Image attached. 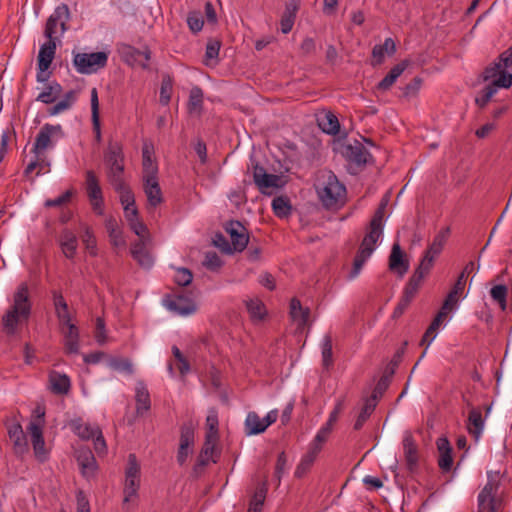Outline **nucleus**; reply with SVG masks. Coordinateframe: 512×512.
Listing matches in <instances>:
<instances>
[{"label": "nucleus", "mask_w": 512, "mask_h": 512, "mask_svg": "<svg viewBox=\"0 0 512 512\" xmlns=\"http://www.w3.org/2000/svg\"><path fill=\"white\" fill-rule=\"evenodd\" d=\"M32 314V301L27 283H21L13 294L11 306L2 316L3 331L12 336L19 325L29 321Z\"/></svg>", "instance_id": "nucleus-1"}, {"label": "nucleus", "mask_w": 512, "mask_h": 512, "mask_svg": "<svg viewBox=\"0 0 512 512\" xmlns=\"http://www.w3.org/2000/svg\"><path fill=\"white\" fill-rule=\"evenodd\" d=\"M317 194L326 209H339L345 204L347 191L337 176L329 171L317 186Z\"/></svg>", "instance_id": "nucleus-2"}, {"label": "nucleus", "mask_w": 512, "mask_h": 512, "mask_svg": "<svg viewBox=\"0 0 512 512\" xmlns=\"http://www.w3.org/2000/svg\"><path fill=\"white\" fill-rule=\"evenodd\" d=\"M383 234V226H376L369 223L367 233L365 234L359 249L353 261V267L349 273V278L357 277L362 270L365 262L370 258L375 250L376 244Z\"/></svg>", "instance_id": "nucleus-3"}, {"label": "nucleus", "mask_w": 512, "mask_h": 512, "mask_svg": "<svg viewBox=\"0 0 512 512\" xmlns=\"http://www.w3.org/2000/svg\"><path fill=\"white\" fill-rule=\"evenodd\" d=\"M104 162L108 167L107 178L109 183L121 187V180H124V154L121 143L109 141L104 152Z\"/></svg>", "instance_id": "nucleus-4"}, {"label": "nucleus", "mask_w": 512, "mask_h": 512, "mask_svg": "<svg viewBox=\"0 0 512 512\" xmlns=\"http://www.w3.org/2000/svg\"><path fill=\"white\" fill-rule=\"evenodd\" d=\"M108 62V53L104 51L93 53H75L73 65L80 74H93L104 68Z\"/></svg>", "instance_id": "nucleus-5"}, {"label": "nucleus", "mask_w": 512, "mask_h": 512, "mask_svg": "<svg viewBox=\"0 0 512 512\" xmlns=\"http://www.w3.org/2000/svg\"><path fill=\"white\" fill-rule=\"evenodd\" d=\"M64 135L65 134L61 125H52L49 123L44 124L35 138V142L31 150L32 153H45L47 149H50L54 146L53 139L63 138Z\"/></svg>", "instance_id": "nucleus-6"}, {"label": "nucleus", "mask_w": 512, "mask_h": 512, "mask_svg": "<svg viewBox=\"0 0 512 512\" xmlns=\"http://www.w3.org/2000/svg\"><path fill=\"white\" fill-rule=\"evenodd\" d=\"M342 156L349 163L350 167L362 169L370 163L373 158L365 146L358 140L353 143L344 144L341 149Z\"/></svg>", "instance_id": "nucleus-7"}, {"label": "nucleus", "mask_w": 512, "mask_h": 512, "mask_svg": "<svg viewBox=\"0 0 512 512\" xmlns=\"http://www.w3.org/2000/svg\"><path fill=\"white\" fill-rule=\"evenodd\" d=\"M117 50L121 60L129 66H139L144 70L149 69L151 51L148 47L141 51L131 45L120 44Z\"/></svg>", "instance_id": "nucleus-8"}, {"label": "nucleus", "mask_w": 512, "mask_h": 512, "mask_svg": "<svg viewBox=\"0 0 512 512\" xmlns=\"http://www.w3.org/2000/svg\"><path fill=\"white\" fill-rule=\"evenodd\" d=\"M157 172V167L150 165V171L143 175V190L147 197L148 206L152 208H156L164 201Z\"/></svg>", "instance_id": "nucleus-9"}, {"label": "nucleus", "mask_w": 512, "mask_h": 512, "mask_svg": "<svg viewBox=\"0 0 512 512\" xmlns=\"http://www.w3.org/2000/svg\"><path fill=\"white\" fill-rule=\"evenodd\" d=\"M278 418V411L271 410L264 418L251 411L248 413L245 420V431L247 435H257L266 431V429L276 422Z\"/></svg>", "instance_id": "nucleus-10"}, {"label": "nucleus", "mask_w": 512, "mask_h": 512, "mask_svg": "<svg viewBox=\"0 0 512 512\" xmlns=\"http://www.w3.org/2000/svg\"><path fill=\"white\" fill-rule=\"evenodd\" d=\"M70 19V10L68 5L61 4L57 6L54 10V12L49 16L46 22L44 35L48 39L55 38L54 35L56 34V27L59 24L61 27V32L64 33L68 27L67 22Z\"/></svg>", "instance_id": "nucleus-11"}, {"label": "nucleus", "mask_w": 512, "mask_h": 512, "mask_svg": "<svg viewBox=\"0 0 512 512\" xmlns=\"http://www.w3.org/2000/svg\"><path fill=\"white\" fill-rule=\"evenodd\" d=\"M231 239L233 251L242 252L249 243V234L246 227L237 220H230L224 226Z\"/></svg>", "instance_id": "nucleus-12"}, {"label": "nucleus", "mask_w": 512, "mask_h": 512, "mask_svg": "<svg viewBox=\"0 0 512 512\" xmlns=\"http://www.w3.org/2000/svg\"><path fill=\"white\" fill-rule=\"evenodd\" d=\"M195 430L192 422L184 423L180 430V443L177 452V462L179 465L186 463L191 448L194 445Z\"/></svg>", "instance_id": "nucleus-13"}, {"label": "nucleus", "mask_w": 512, "mask_h": 512, "mask_svg": "<svg viewBox=\"0 0 512 512\" xmlns=\"http://www.w3.org/2000/svg\"><path fill=\"white\" fill-rule=\"evenodd\" d=\"M27 431L31 437L35 457L40 462L46 461L48 458V452L45 448L43 426H40L39 422H30L29 426L27 427Z\"/></svg>", "instance_id": "nucleus-14"}, {"label": "nucleus", "mask_w": 512, "mask_h": 512, "mask_svg": "<svg viewBox=\"0 0 512 512\" xmlns=\"http://www.w3.org/2000/svg\"><path fill=\"white\" fill-rule=\"evenodd\" d=\"M512 85V77L502 75L501 78H497L492 81L489 85H487L480 93L478 97L475 99V103L480 107L484 108L494 94L497 92L498 88H510Z\"/></svg>", "instance_id": "nucleus-15"}, {"label": "nucleus", "mask_w": 512, "mask_h": 512, "mask_svg": "<svg viewBox=\"0 0 512 512\" xmlns=\"http://www.w3.org/2000/svg\"><path fill=\"white\" fill-rule=\"evenodd\" d=\"M7 432L10 440L13 442L15 454L23 455L28 452V442L26 435L18 421L7 424Z\"/></svg>", "instance_id": "nucleus-16"}, {"label": "nucleus", "mask_w": 512, "mask_h": 512, "mask_svg": "<svg viewBox=\"0 0 512 512\" xmlns=\"http://www.w3.org/2000/svg\"><path fill=\"white\" fill-rule=\"evenodd\" d=\"M389 269L396 272L399 277H403L409 270V261L405 258L398 242H395L392 246L389 256Z\"/></svg>", "instance_id": "nucleus-17"}, {"label": "nucleus", "mask_w": 512, "mask_h": 512, "mask_svg": "<svg viewBox=\"0 0 512 512\" xmlns=\"http://www.w3.org/2000/svg\"><path fill=\"white\" fill-rule=\"evenodd\" d=\"M403 451L408 470L414 472L418 467V447L409 431L404 434Z\"/></svg>", "instance_id": "nucleus-18"}, {"label": "nucleus", "mask_w": 512, "mask_h": 512, "mask_svg": "<svg viewBox=\"0 0 512 512\" xmlns=\"http://www.w3.org/2000/svg\"><path fill=\"white\" fill-rule=\"evenodd\" d=\"M76 459L84 477H90L95 473L97 469V462L90 448H79L76 451Z\"/></svg>", "instance_id": "nucleus-19"}, {"label": "nucleus", "mask_w": 512, "mask_h": 512, "mask_svg": "<svg viewBox=\"0 0 512 512\" xmlns=\"http://www.w3.org/2000/svg\"><path fill=\"white\" fill-rule=\"evenodd\" d=\"M436 445L439 453L438 466L442 472H449L453 465L452 446L447 437H439Z\"/></svg>", "instance_id": "nucleus-20"}, {"label": "nucleus", "mask_w": 512, "mask_h": 512, "mask_svg": "<svg viewBox=\"0 0 512 512\" xmlns=\"http://www.w3.org/2000/svg\"><path fill=\"white\" fill-rule=\"evenodd\" d=\"M466 426L469 434L478 441L485 426V418L482 417L480 408L471 407Z\"/></svg>", "instance_id": "nucleus-21"}, {"label": "nucleus", "mask_w": 512, "mask_h": 512, "mask_svg": "<svg viewBox=\"0 0 512 512\" xmlns=\"http://www.w3.org/2000/svg\"><path fill=\"white\" fill-rule=\"evenodd\" d=\"M58 242L64 256L68 259H73L78 247V240L75 233L68 228L63 229L60 233Z\"/></svg>", "instance_id": "nucleus-22"}, {"label": "nucleus", "mask_w": 512, "mask_h": 512, "mask_svg": "<svg viewBox=\"0 0 512 512\" xmlns=\"http://www.w3.org/2000/svg\"><path fill=\"white\" fill-rule=\"evenodd\" d=\"M65 327L64 350L67 354H77L79 352V330L71 321L68 324H60Z\"/></svg>", "instance_id": "nucleus-23"}, {"label": "nucleus", "mask_w": 512, "mask_h": 512, "mask_svg": "<svg viewBox=\"0 0 512 512\" xmlns=\"http://www.w3.org/2000/svg\"><path fill=\"white\" fill-rule=\"evenodd\" d=\"M166 306L169 310L176 312L179 315L186 316L196 311L195 303L189 298L178 295L166 301Z\"/></svg>", "instance_id": "nucleus-24"}, {"label": "nucleus", "mask_w": 512, "mask_h": 512, "mask_svg": "<svg viewBox=\"0 0 512 512\" xmlns=\"http://www.w3.org/2000/svg\"><path fill=\"white\" fill-rule=\"evenodd\" d=\"M56 52V38L48 39L39 50L38 70L47 71L54 59Z\"/></svg>", "instance_id": "nucleus-25"}, {"label": "nucleus", "mask_w": 512, "mask_h": 512, "mask_svg": "<svg viewBox=\"0 0 512 512\" xmlns=\"http://www.w3.org/2000/svg\"><path fill=\"white\" fill-rule=\"evenodd\" d=\"M51 294L55 314L59 320V324H68L71 321V315L69 313L67 301L59 290H53Z\"/></svg>", "instance_id": "nucleus-26"}, {"label": "nucleus", "mask_w": 512, "mask_h": 512, "mask_svg": "<svg viewBox=\"0 0 512 512\" xmlns=\"http://www.w3.org/2000/svg\"><path fill=\"white\" fill-rule=\"evenodd\" d=\"M289 314L293 321H295L299 328H304L309 323L310 309L308 307H302L299 299L292 298L290 301Z\"/></svg>", "instance_id": "nucleus-27"}, {"label": "nucleus", "mask_w": 512, "mask_h": 512, "mask_svg": "<svg viewBox=\"0 0 512 512\" xmlns=\"http://www.w3.org/2000/svg\"><path fill=\"white\" fill-rule=\"evenodd\" d=\"M409 60H403L400 63L396 64L388 74L377 84V89L380 91H388L396 80L400 77V75L405 71V69L409 66Z\"/></svg>", "instance_id": "nucleus-28"}, {"label": "nucleus", "mask_w": 512, "mask_h": 512, "mask_svg": "<svg viewBox=\"0 0 512 512\" xmlns=\"http://www.w3.org/2000/svg\"><path fill=\"white\" fill-rule=\"evenodd\" d=\"M135 391L136 413L138 415H143L151 408L150 394L143 381L137 382Z\"/></svg>", "instance_id": "nucleus-29"}, {"label": "nucleus", "mask_w": 512, "mask_h": 512, "mask_svg": "<svg viewBox=\"0 0 512 512\" xmlns=\"http://www.w3.org/2000/svg\"><path fill=\"white\" fill-rule=\"evenodd\" d=\"M466 284V280L464 278V274L460 273L458 276L453 288L448 293L446 299L443 302L442 310H446L447 312L453 310L458 302V296L462 293L464 290Z\"/></svg>", "instance_id": "nucleus-30"}, {"label": "nucleus", "mask_w": 512, "mask_h": 512, "mask_svg": "<svg viewBox=\"0 0 512 512\" xmlns=\"http://www.w3.org/2000/svg\"><path fill=\"white\" fill-rule=\"evenodd\" d=\"M396 51V44L392 38H386L383 44L375 45L372 49L374 65L383 63L385 55H393Z\"/></svg>", "instance_id": "nucleus-31"}, {"label": "nucleus", "mask_w": 512, "mask_h": 512, "mask_svg": "<svg viewBox=\"0 0 512 512\" xmlns=\"http://www.w3.org/2000/svg\"><path fill=\"white\" fill-rule=\"evenodd\" d=\"M62 93V86L52 81L47 84L45 89L37 96L36 100L45 104L54 103Z\"/></svg>", "instance_id": "nucleus-32"}, {"label": "nucleus", "mask_w": 512, "mask_h": 512, "mask_svg": "<svg viewBox=\"0 0 512 512\" xmlns=\"http://www.w3.org/2000/svg\"><path fill=\"white\" fill-rule=\"evenodd\" d=\"M448 312L446 310L440 309L438 314L435 316L429 327L426 329L422 339L420 341V345H429L434 338L436 337V331L440 327L443 319L447 316Z\"/></svg>", "instance_id": "nucleus-33"}, {"label": "nucleus", "mask_w": 512, "mask_h": 512, "mask_svg": "<svg viewBox=\"0 0 512 512\" xmlns=\"http://www.w3.org/2000/svg\"><path fill=\"white\" fill-rule=\"evenodd\" d=\"M318 125L324 133L329 135H336L340 130L337 116L330 111L318 119Z\"/></svg>", "instance_id": "nucleus-34"}, {"label": "nucleus", "mask_w": 512, "mask_h": 512, "mask_svg": "<svg viewBox=\"0 0 512 512\" xmlns=\"http://www.w3.org/2000/svg\"><path fill=\"white\" fill-rule=\"evenodd\" d=\"M272 210L278 218H288L292 213V205L287 196H277L272 200Z\"/></svg>", "instance_id": "nucleus-35"}, {"label": "nucleus", "mask_w": 512, "mask_h": 512, "mask_svg": "<svg viewBox=\"0 0 512 512\" xmlns=\"http://www.w3.org/2000/svg\"><path fill=\"white\" fill-rule=\"evenodd\" d=\"M51 389L55 394H67L70 390V379L65 374L53 372L50 375Z\"/></svg>", "instance_id": "nucleus-36"}, {"label": "nucleus", "mask_w": 512, "mask_h": 512, "mask_svg": "<svg viewBox=\"0 0 512 512\" xmlns=\"http://www.w3.org/2000/svg\"><path fill=\"white\" fill-rule=\"evenodd\" d=\"M71 427L76 435H78L83 440H89L94 438L95 434L99 429L98 426H91L89 424H85L81 419L73 420L71 422Z\"/></svg>", "instance_id": "nucleus-37"}, {"label": "nucleus", "mask_w": 512, "mask_h": 512, "mask_svg": "<svg viewBox=\"0 0 512 512\" xmlns=\"http://www.w3.org/2000/svg\"><path fill=\"white\" fill-rule=\"evenodd\" d=\"M86 191L89 199H99L103 197L99 180L92 170L86 172Z\"/></svg>", "instance_id": "nucleus-38"}, {"label": "nucleus", "mask_w": 512, "mask_h": 512, "mask_svg": "<svg viewBox=\"0 0 512 512\" xmlns=\"http://www.w3.org/2000/svg\"><path fill=\"white\" fill-rule=\"evenodd\" d=\"M449 234H450V227L441 229L439 231V233L434 237L433 242L427 248L426 252L428 254H431V255L437 257L441 253V251L444 247V244L446 243V241L448 239Z\"/></svg>", "instance_id": "nucleus-39"}, {"label": "nucleus", "mask_w": 512, "mask_h": 512, "mask_svg": "<svg viewBox=\"0 0 512 512\" xmlns=\"http://www.w3.org/2000/svg\"><path fill=\"white\" fill-rule=\"evenodd\" d=\"M105 227L108 232L110 241L114 246H121L124 244V239L122 237V232L119 229L117 220L114 217H109L105 221Z\"/></svg>", "instance_id": "nucleus-40"}, {"label": "nucleus", "mask_w": 512, "mask_h": 512, "mask_svg": "<svg viewBox=\"0 0 512 512\" xmlns=\"http://www.w3.org/2000/svg\"><path fill=\"white\" fill-rule=\"evenodd\" d=\"M221 42L217 39H210L206 45L204 63L206 66L216 65L218 63V55Z\"/></svg>", "instance_id": "nucleus-41"}, {"label": "nucleus", "mask_w": 512, "mask_h": 512, "mask_svg": "<svg viewBox=\"0 0 512 512\" xmlns=\"http://www.w3.org/2000/svg\"><path fill=\"white\" fill-rule=\"evenodd\" d=\"M262 179L256 186L263 194H269L267 192V189L269 188H280L284 185V182H282L281 176L275 175V174H265L262 175Z\"/></svg>", "instance_id": "nucleus-42"}, {"label": "nucleus", "mask_w": 512, "mask_h": 512, "mask_svg": "<svg viewBox=\"0 0 512 512\" xmlns=\"http://www.w3.org/2000/svg\"><path fill=\"white\" fill-rule=\"evenodd\" d=\"M219 437L205 436V441L201 451L203 455L210 456L213 463H217L220 458V450L217 449V442Z\"/></svg>", "instance_id": "nucleus-43"}, {"label": "nucleus", "mask_w": 512, "mask_h": 512, "mask_svg": "<svg viewBox=\"0 0 512 512\" xmlns=\"http://www.w3.org/2000/svg\"><path fill=\"white\" fill-rule=\"evenodd\" d=\"M173 91V79L169 74H165L162 77L161 87H160V97L159 102L163 106H167L171 100V95Z\"/></svg>", "instance_id": "nucleus-44"}, {"label": "nucleus", "mask_w": 512, "mask_h": 512, "mask_svg": "<svg viewBox=\"0 0 512 512\" xmlns=\"http://www.w3.org/2000/svg\"><path fill=\"white\" fill-rule=\"evenodd\" d=\"M376 405H377V403L374 402V399L367 398L365 400V403L361 409V412L358 415V417L354 423L355 430H360L363 427L364 423L367 421V419L370 417V415L375 410Z\"/></svg>", "instance_id": "nucleus-45"}, {"label": "nucleus", "mask_w": 512, "mask_h": 512, "mask_svg": "<svg viewBox=\"0 0 512 512\" xmlns=\"http://www.w3.org/2000/svg\"><path fill=\"white\" fill-rule=\"evenodd\" d=\"M478 512H496L495 495L482 489L478 495Z\"/></svg>", "instance_id": "nucleus-46"}, {"label": "nucleus", "mask_w": 512, "mask_h": 512, "mask_svg": "<svg viewBox=\"0 0 512 512\" xmlns=\"http://www.w3.org/2000/svg\"><path fill=\"white\" fill-rule=\"evenodd\" d=\"M507 294L508 288L504 284L495 285L490 290V296L495 301L502 311L507 309Z\"/></svg>", "instance_id": "nucleus-47"}, {"label": "nucleus", "mask_w": 512, "mask_h": 512, "mask_svg": "<svg viewBox=\"0 0 512 512\" xmlns=\"http://www.w3.org/2000/svg\"><path fill=\"white\" fill-rule=\"evenodd\" d=\"M203 106V91L200 87L195 86L190 90L189 101H188V111L189 113H193L196 111H201Z\"/></svg>", "instance_id": "nucleus-48"}, {"label": "nucleus", "mask_w": 512, "mask_h": 512, "mask_svg": "<svg viewBox=\"0 0 512 512\" xmlns=\"http://www.w3.org/2000/svg\"><path fill=\"white\" fill-rule=\"evenodd\" d=\"M114 190L119 193L120 202L124 207L135 205V197L132 190L126 185L124 180H121V187L112 185Z\"/></svg>", "instance_id": "nucleus-49"}, {"label": "nucleus", "mask_w": 512, "mask_h": 512, "mask_svg": "<svg viewBox=\"0 0 512 512\" xmlns=\"http://www.w3.org/2000/svg\"><path fill=\"white\" fill-rule=\"evenodd\" d=\"M247 310L252 320L260 321L265 315V306L259 299H250L246 302Z\"/></svg>", "instance_id": "nucleus-50"}, {"label": "nucleus", "mask_w": 512, "mask_h": 512, "mask_svg": "<svg viewBox=\"0 0 512 512\" xmlns=\"http://www.w3.org/2000/svg\"><path fill=\"white\" fill-rule=\"evenodd\" d=\"M322 365L329 369L333 365L332 337L327 334L322 342Z\"/></svg>", "instance_id": "nucleus-51"}, {"label": "nucleus", "mask_w": 512, "mask_h": 512, "mask_svg": "<svg viewBox=\"0 0 512 512\" xmlns=\"http://www.w3.org/2000/svg\"><path fill=\"white\" fill-rule=\"evenodd\" d=\"M422 280L423 278L420 274H413L404 288L403 296L413 300L421 285Z\"/></svg>", "instance_id": "nucleus-52"}, {"label": "nucleus", "mask_w": 512, "mask_h": 512, "mask_svg": "<svg viewBox=\"0 0 512 512\" xmlns=\"http://www.w3.org/2000/svg\"><path fill=\"white\" fill-rule=\"evenodd\" d=\"M317 457L306 453L301 458L300 463L297 465L295 470V477L302 478L312 467Z\"/></svg>", "instance_id": "nucleus-53"}, {"label": "nucleus", "mask_w": 512, "mask_h": 512, "mask_svg": "<svg viewBox=\"0 0 512 512\" xmlns=\"http://www.w3.org/2000/svg\"><path fill=\"white\" fill-rule=\"evenodd\" d=\"M435 258V256L428 254L425 251L423 258L421 259L418 267L415 269L413 274H420L422 278H424L425 275H427L430 272L431 268L433 267Z\"/></svg>", "instance_id": "nucleus-54"}, {"label": "nucleus", "mask_w": 512, "mask_h": 512, "mask_svg": "<svg viewBox=\"0 0 512 512\" xmlns=\"http://www.w3.org/2000/svg\"><path fill=\"white\" fill-rule=\"evenodd\" d=\"M110 367L114 370L125 372L129 375L133 374L134 369L131 361L126 358H113L110 360Z\"/></svg>", "instance_id": "nucleus-55"}, {"label": "nucleus", "mask_w": 512, "mask_h": 512, "mask_svg": "<svg viewBox=\"0 0 512 512\" xmlns=\"http://www.w3.org/2000/svg\"><path fill=\"white\" fill-rule=\"evenodd\" d=\"M172 353L178 362V370L182 376L190 371V364L177 346L172 347Z\"/></svg>", "instance_id": "nucleus-56"}, {"label": "nucleus", "mask_w": 512, "mask_h": 512, "mask_svg": "<svg viewBox=\"0 0 512 512\" xmlns=\"http://www.w3.org/2000/svg\"><path fill=\"white\" fill-rule=\"evenodd\" d=\"M138 489H139V478L125 477L124 503L129 502L130 498L137 494Z\"/></svg>", "instance_id": "nucleus-57"}, {"label": "nucleus", "mask_w": 512, "mask_h": 512, "mask_svg": "<svg viewBox=\"0 0 512 512\" xmlns=\"http://www.w3.org/2000/svg\"><path fill=\"white\" fill-rule=\"evenodd\" d=\"M187 24L193 33H198L203 28V18L199 12H190L187 17Z\"/></svg>", "instance_id": "nucleus-58"}, {"label": "nucleus", "mask_w": 512, "mask_h": 512, "mask_svg": "<svg viewBox=\"0 0 512 512\" xmlns=\"http://www.w3.org/2000/svg\"><path fill=\"white\" fill-rule=\"evenodd\" d=\"M203 265L211 271H217L223 265V262L216 252H207Z\"/></svg>", "instance_id": "nucleus-59"}, {"label": "nucleus", "mask_w": 512, "mask_h": 512, "mask_svg": "<svg viewBox=\"0 0 512 512\" xmlns=\"http://www.w3.org/2000/svg\"><path fill=\"white\" fill-rule=\"evenodd\" d=\"M391 381L387 379V377H380L378 380L371 396L369 399H374V402H378V400L382 397L385 391L388 389Z\"/></svg>", "instance_id": "nucleus-60"}, {"label": "nucleus", "mask_w": 512, "mask_h": 512, "mask_svg": "<svg viewBox=\"0 0 512 512\" xmlns=\"http://www.w3.org/2000/svg\"><path fill=\"white\" fill-rule=\"evenodd\" d=\"M82 242L91 255H96V238L93 231L88 226H85L84 233L82 235Z\"/></svg>", "instance_id": "nucleus-61"}, {"label": "nucleus", "mask_w": 512, "mask_h": 512, "mask_svg": "<svg viewBox=\"0 0 512 512\" xmlns=\"http://www.w3.org/2000/svg\"><path fill=\"white\" fill-rule=\"evenodd\" d=\"M127 478H139L140 466L137 462L135 454H129L128 456V467L126 469Z\"/></svg>", "instance_id": "nucleus-62"}, {"label": "nucleus", "mask_w": 512, "mask_h": 512, "mask_svg": "<svg viewBox=\"0 0 512 512\" xmlns=\"http://www.w3.org/2000/svg\"><path fill=\"white\" fill-rule=\"evenodd\" d=\"M422 84V79L418 76L414 77L408 84L403 88V96L411 97L415 96Z\"/></svg>", "instance_id": "nucleus-63"}, {"label": "nucleus", "mask_w": 512, "mask_h": 512, "mask_svg": "<svg viewBox=\"0 0 512 512\" xmlns=\"http://www.w3.org/2000/svg\"><path fill=\"white\" fill-rule=\"evenodd\" d=\"M193 280L191 271L187 268H179L175 276V282L179 286H188Z\"/></svg>", "instance_id": "nucleus-64"}]
</instances>
